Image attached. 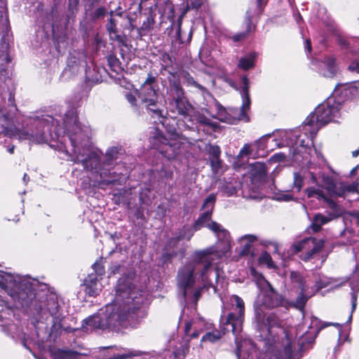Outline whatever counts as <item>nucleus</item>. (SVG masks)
<instances>
[{"label":"nucleus","instance_id":"f257e3e1","mask_svg":"<svg viewBox=\"0 0 359 359\" xmlns=\"http://www.w3.org/2000/svg\"><path fill=\"white\" fill-rule=\"evenodd\" d=\"M53 122V119L50 118ZM48 120L39 121L36 127L40 130L39 134H42L47 137L48 141L46 142L50 144L51 147H55L60 149H65V142L66 141L65 135L67 134L68 140L71 143L72 154H69L70 160L76 163H81L86 170H99L102 177L107 175H112L107 167L112 165V162L118 158V149L117 147L109 149L106 153L105 160L101 165L98 151L94 149L90 144L88 136L87 127H81L77 120V114L75 109H72L67 112L63 119L62 127L57 125L54 127L55 133H50L49 136L46 135V130H49ZM113 174H115L114 172Z\"/></svg>","mask_w":359,"mask_h":359},{"label":"nucleus","instance_id":"f03ea898","mask_svg":"<svg viewBox=\"0 0 359 359\" xmlns=\"http://www.w3.org/2000/svg\"><path fill=\"white\" fill-rule=\"evenodd\" d=\"M215 201L216 196L213 194H210L205 198L203 205L205 212L195 222L194 228L195 231H198L202 226H207L215 233L218 240L222 241L223 246L220 250L218 246H212L203 250L196 251L193 254L194 264H189L180 269L177 283L180 288L182 290L184 297H187L188 290L191 288L195 283L194 271L197 269V266L203 265L199 278L205 287L209 285L210 284V275L212 273L211 268L212 262L215 258L225 255L231 248L229 232L220 224L210 221Z\"/></svg>","mask_w":359,"mask_h":359},{"label":"nucleus","instance_id":"7ed1b4c3","mask_svg":"<svg viewBox=\"0 0 359 359\" xmlns=\"http://www.w3.org/2000/svg\"><path fill=\"white\" fill-rule=\"evenodd\" d=\"M137 280L123 277L118 280L114 302L84 320L83 328L87 332L96 329L116 327L125 323L130 311L134 312L143 303V291L136 287Z\"/></svg>","mask_w":359,"mask_h":359},{"label":"nucleus","instance_id":"20e7f679","mask_svg":"<svg viewBox=\"0 0 359 359\" xmlns=\"http://www.w3.org/2000/svg\"><path fill=\"white\" fill-rule=\"evenodd\" d=\"M330 325L341 327L340 324L337 323H325L322 325L318 318L312 316L310 318L308 330L299 337L297 346L292 342V335L290 332L288 330H283L284 339L283 338L282 341H277L275 336L264 340L265 350L276 356L280 355L282 359L301 357L302 352L311 347L319 331Z\"/></svg>","mask_w":359,"mask_h":359},{"label":"nucleus","instance_id":"39448f33","mask_svg":"<svg viewBox=\"0 0 359 359\" xmlns=\"http://www.w3.org/2000/svg\"><path fill=\"white\" fill-rule=\"evenodd\" d=\"M282 303V297L267 283L266 288L261 290L255 303V319L260 330H265L271 334L273 327L280 326L278 318L273 313L266 314L264 310L280 306Z\"/></svg>","mask_w":359,"mask_h":359},{"label":"nucleus","instance_id":"423d86ee","mask_svg":"<svg viewBox=\"0 0 359 359\" xmlns=\"http://www.w3.org/2000/svg\"><path fill=\"white\" fill-rule=\"evenodd\" d=\"M0 286L21 306L27 305L33 295L34 287L27 278L0 271Z\"/></svg>","mask_w":359,"mask_h":359},{"label":"nucleus","instance_id":"0eeeda50","mask_svg":"<svg viewBox=\"0 0 359 359\" xmlns=\"http://www.w3.org/2000/svg\"><path fill=\"white\" fill-rule=\"evenodd\" d=\"M4 101L0 96V135L9 137H17L20 140H29L31 142L41 144L48 141L47 137L42 134H39V131L35 124V130L29 132L25 129H20L13 126V117L4 107Z\"/></svg>","mask_w":359,"mask_h":359},{"label":"nucleus","instance_id":"6e6552de","mask_svg":"<svg viewBox=\"0 0 359 359\" xmlns=\"http://www.w3.org/2000/svg\"><path fill=\"white\" fill-rule=\"evenodd\" d=\"M339 103L335 102L332 98L319 104L305 121L304 129L309 131L311 137H314L320 128L333 121L339 113Z\"/></svg>","mask_w":359,"mask_h":359},{"label":"nucleus","instance_id":"1a4fd4ad","mask_svg":"<svg viewBox=\"0 0 359 359\" xmlns=\"http://www.w3.org/2000/svg\"><path fill=\"white\" fill-rule=\"evenodd\" d=\"M242 81L243 85L241 93L243 104L240 109L231 111L233 116L228 112L219 103L217 102L215 104V108L217 110L216 118L220 121L229 124H234L236 121H244L245 122L249 121V117L247 115V112L250 110L251 103L249 94V82L246 76L243 77Z\"/></svg>","mask_w":359,"mask_h":359},{"label":"nucleus","instance_id":"9d476101","mask_svg":"<svg viewBox=\"0 0 359 359\" xmlns=\"http://www.w3.org/2000/svg\"><path fill=\"white\" fill-rule=\"evenodd\" d=\"M155 77L149 75L137 92L138 97L142 103L145 104L148 110L151 111L154 115L162 118L161 123L164 125L167 118L163 116L162 111L158 106V96L155 89Z\"/></svg>","mask_w":359,"mask_h":359},{"label":"nucleus","instance_id":"9b49d317","mask_svg":"<svg viewBox=\"0 0 359 359\" xmlns=\"http://www.w3.org/2000/svg\"><path fill=\"white\" fill-rule=\"evenodd\" d=\"M230 302L232 305V309L237 311L231 312L226 318L222 319L224 325V330L227 332L231 331L235 335L242 330L243 323L244 320L245 305L243 299L237 295H233L230 297Z\"/></svg>","mask_w":359,"mask_h":359},{"label":"nucleus","instance_id":"f8f14e48","mask_svg":"<svg viewBox=\"0 0 359 359\" xmlns=\"http://www.w3.org/2000/svg\"><path fill=\"white\" fill-rule=\"evenodd\" d=\"M172 135V137L168 139L162 133L156 130L151 141L154 147L168 159L174 158L180 149L179 140H177L175 135Z\"/></svg>","mask_w":359,"mask_h":359},{"label":"nucleus","instance_id":"ddd939ff","mask_svg":"<svg viewBox=\"0 0 359 359\" xmlns=\"http://www.w3.org/2000/svg\"><path fill=\"white\" fill-rule=\"evenodd\" d=\"M324 247L323 239L307 238L293 245L296 252H299V257L304 261L311 259L314 255L318 253Z\"/></svg>","mask_w":359,"mask_h":359},{"label":"nucleus","instance_id":"4468645a","mask_svg":"<svg viewBox=\"0 0 359 359\" xmlns=\"http://www.w3.org/2000/svg\"><path fill=\"white\" fill-rule=\"evenodd\" d=\"M322 179V187L326 189L332 197H344L347 192H353L355 187L351 184H346L342 182H335L334 179L324 173L319 174Z\"/></svg>","mask_w":359,"mask_h":359},{"label":"nucleus","instance_id":"2eb2a0df","mask_svg":"<svg viewBox=\"0 0 359 359\" xmlns=\"http://www.w3.org/2000/svg\"><path fill=\"white\" fill-rule=\"evenodd\" d=\"M322 179V187L326 189L332 197H344L347 192H353L355 187L351 184H346L342 182H335L334 179L324 173L319 174Z\"/></svg>","mask_w":359,"mask_h":359},{"label":"nucleus","instance_id":"dca6fc26","mask_svg":"<svg viewBox=\"0 0 359 359\" xmlns=\"http://www.w3.org/2000/svg\"><path fill=\"white\" fill-rule=\"evenodd\" d=\"M100 350L107 352L104 353L102 356L106 357L107 359H127L133 357H148V358H156L159 357L155 352H145L138 350H127L123 351L116 347H102Z\"/></svg>","mask_w":359,"mask_h":359},{"label":"nucleus","instance_id":"f3484780","mask_svg":"<svg viewBox=\"0 0 359 359\" xmlns=\"http://www.w3.org/2000/svg\"><path fill=\"white\" fill-rule=\"evenodd\" d=\"M39 312L41 316H46L48 313L52 316L53 327H55L57 321L60 320V306L57 297L54 294H50L46 297L45 301L40 302ZM41 318L43 317L41 316Z\"/></svg>","mask_w":359,"mask_h":359},{"label":"nucleus","instance_id":"a211bd4d","mask_svg":"<svg viewBox=\"0 0 359 359\" xmlns=\"http://www.w3.org/2000/svg\"><path fill=\"white\" fill-rule=\"evenodd\" d=\"M204 323L200 319H193L185 323L184 334L190 339L197 338L203 330Z\"/></svg>","mask_w":359,"mask_h":359},{"label":"nucleus","instance_id":"6ab92c4d","mask_svg":"<svg viewBox=\"0 0 359 359\" xmlns=\"http://www.w3.org/2000/svg\"><path fill=\"white\" fill-rule=\"evenodd\" d=\"M318 66L320 74L327 78L333 77L337 71L335 60L332 57H327L319 62Z\"/></svg>","mask_w":359,"mask_h":359},{"label":"nucleus","instance_id":"aec40b11","mask_svg":"<svg viewBox=\"0 0 359 359\" xmlns=\"http://www.w3.org/2000/svg\"><path fill=\"white\" fill-rule=\"evenodd\" d=\"M170 105L175 107L178 114L184 118L192 117L194 114V107L191 104H189L184 97L172 102V104Z\"/></svg>","mask_w":359,"mask_h":359},{"label":"nucleus","instance_id":"412c9836","mask_svg":"<svg viewBox=\"0 0 359 359\" xmlns=\"http://www.w3.org/2000/svg\"><path fill=\"white\" fill-rule=\"evenodd\" d=\"M184 97V92L180 83L178 81L171 82L167 88L166 99L170 104Z\"/></svg>","mask_w":359,"mask_h":359},{"label":"nucleus","instance_id":"4be33fe9","mask_svg":"<svg viewBox=\"0 0 359 359\" xmlns=\"http://www.w3.org/2000/svg\"><path fill=\"white\" fill-rule=\"evenodd\" d=\"M324 287H325V285L320 282L316 283L314 289H312V292H308L307 288H302L299 296L297 298L294 304V306L299 310H302L308 298Z\"/></svg>","mask_w":359,"mask_h":359},{"label":"nucleus","instance_id":"5701e85b","mask_svg":"<svg viewBox=\"0 0 359 359\" xmlns=\"http://www.w3.org/2000/svg\"><path fill=\"white\" fill-rule=\"evenodd\" d=\"M325 201L327 203V208L329 209L327 213L333 219L341 216L344 213V208L338 205L334 200L326 198Z\"/></svg>","mask_w":359,"mask_h":359},{"label":"nucleus","instance_id":"b1692460","mask_svg":"<svg viewBox=\"0 0 359 359\" xmlns=\"http://www.w3.org/2000/svg\"><path fill=\"white\" fill-rule=\"evenodd\" d=\"M254 350L255 346L250 340H244L241 344H237L236 356L238 358L245 359V357L251 356L249 349Z\"/></svg>","mask_w":359,"mask_h":359},{"label":"nucleus","instance_id":"393cba45","mask_svg":"<svg viewBox=\"0 0 359 359\" xmlns=\"http://www.w3.org/2000/svg\"><path fill=\"white\" fill-rule=\"evenodd\" d=\"M332 220L333 219L327 213V215H323L320 213L316 214L313 217L311 228L314 232H318L321 229L323 225Z\"/></svg>","mask_w":359,"mask_h":359},{"label":"nucleus","instance_id":"a878e982","mask_svg":"<svg viewBox=\"0 0 359 359\" xmlns=\"http://www.w3.org/2000/svg\"><path fill=\"white\" fill-rule=\"evenodd\" d=\"M100 288L97 285V278H92L90 276L86 280L85 292L90 297H95L99 294Z\"/></svg>","mask_w":359,"mask_h":359},{"label":"nucleus","instance_id":"bb28decb","mask_svg":"<svg viewBox=\"0 0 359 359\" xmlns=\"http://www.w3.org/2000/svg\"><path fill=\"white\" fill-rule=\"evenodd\" d=\"M282 143H276L278 147L287 146H294L298 144L297 135L293 134L292 131H287L282 135Z\"/></svg>","mask_w":359,"mask_h":359},{"label":"nucleus","instance_id":"cd10ccee","mask_svg":"<svg viewBox=\"0 0 359 359\" xmlns=\"http://www.w3.org/2000/svg\"><path fill=\"white\" fill-rule=\"evenodd\" d=\"M255 57L256 55L255 53H250L246 57L241 58L238 65V67L244 70L252 68L255 65Z\"/></svg>","mask_w":359,"mask_h":359},{"label":"nucleus","instance_id":"c85d7f7f","mask_svg":"<svg viewBox=\"0 0 359 359\" xmlns=\"http://www.w3.org/2000/svg\"><path fill=\"white\" fill-rule=\"evenodd\" d=\"M222 332L219 330H214L212 332H208L201 339V344L209 342L215 343L218 341L222 337Z\"/></svg>","mask_w":359,"mask_h":359},{"label":"nucleus","instance_id":"c756f323","mask_svg":"<svg viewBox=\"0 0 359 359\" xmlns=\"http://www.w3.org/2000/svg\"><path fill=\"white\" fill-rule=\"evenodd\" d=\"M180 78L187 86H194L200 89L201 91H204L205 90L203 86L195 81L194 78L187 72H182L180 74Z\"/></svg>","mask_w":359,"mask_h":359},{"label":"nucleus","instance_id":"7c9ffc66","mask_svg":"<svg viewBox=\"0 0 359 359\" xmlns=\"http://www.w3.org/2000/svg\"><path fill=\"white\" fill-rule=\"evenodd\" d=\"M257 240V236L252 234H248L242 236L240 238V241L243 244V243L245 242L243 245V249L242 250L243 254H246L248 252L249 250L251 248V243Z\"/></svg>","mask_w":359,"mask_h":359},{"label":"nucleus","instance_id":"2f4dec72","mask_svg":"<svg viewBox=\"0 0 359 359\" xmlns=\"http://www.w3.org/2000/svg\"><path fill=\"white\" fill-rule=\"evenodd\" d=\"M59 353L60 356V359H77V358L82 355H86V354H81L77 351L69 349L59 350Z\"/></svg>","mask_w":359,"mask_h":359},{"label":"nucleus","instance_id":"473e14b6","mask_svg":"<svg viewBox=\"0 0 359 359\" xmlns=\"http://www.w3.org/2000/svg\"><path fill=\"white\" fill-rule=\"evenodd\" d=\"M306 193L307 194V196L309 198L311 197H316L318 199H325L327 198V196L324 194L323 191L316 189L313 187L308 188L305 190Z\"/></svg>","mask_w":359,"mask_h":359},{"label":"nucleus","instance_id":"72a5a7b5","mask_svg":"<svg viewBox=\"0 0 359 359\" xmlns=\"http://www.w3.org/2000/svg\"><path fill=\"white\" fill-rule=\"evenodd\" d=\"M291 280L293 283L297 284V285L302 290V288H306L304 285V280L303 277L298 273L292 271L290 275Z\"/></svg>","mask_w":359,"mask_h":359},{"label":"nucleus","instance_id":"f704fd0d","mask_svg":"<svg viewBox=\"0 0 359 359\" xmlns=\"http://www.w3.org/2000/svg\"><path fill=\"white\" fill-rule=\"evenodd\" d=\"M351 289L353 290L351 293V307L352 312L355 309L357 305V292L359 291V285L356 283L355 285L353 283H351Z\"/></svg>","mask_w":359,"mask_h":359},{"label":"nucleus","instance_id":"c9c22d12","mask_svg":"<svg viewBox=\"0 0 359 359\" xmlns=\"http://www.w3.org/2000/svg\"><path fill=\"white\" fill-rule=\"evenodd\" d=\"M114 12H110L111 18L109 19V21L106 25L107 29L110 35V39H113V33H115L116 31V25L115 20L112 18Z\"/></svg>","mask_w":359,"mask_h":359},{"label":"nucleus","instance_id":"e433bc0d","mask_svg":"<svg viewBox=\"0 0 359 359\" xmlns=\"http://www.w3.org/2000/svg\"><path fill=\"white\" fill-rule=\"evenodd\" d=\"M303 187V178L297 172L294 173V180L292 184V189H295L297 192H299Z\"/></svg>","mask_w":359,"mask_h":359},{"label":"nucleus","instance_id":"4c0bfd02","mask_svg":"<svg viewBox=\"0 0 359 359\" xmlns=\"http://www.w3.org/2000/svg\"><path fill=\"white\" fill-rule=\"evenodd\" d=\"M259 262L262 264H266L269 267L273 266L272 258L271 255L266 252L262 253L261 256L259 257Z\"/></svg>","mask_w":359,"mask_h":359},{"label":"nucleus","instance_id":"58836bf2","mask_svg":"<svg viewBox=\"0 0 359 359\" xmlns=\"http://www.w3.org/2000/svg\"><path fill=\"white\" fill-rule=\"evenodd\" d=\"M276 200L287 202L294 200V196L290 191H285L278 194Z\"/></svg>","mask_w":359,"mask_h":359},{"label":"nucleus","instance_id":"ea45409f","mask_svg":"<svg viewBox=\"0 0 359 359\" xmlns=\"http://www.w3.org/2000/svg\"><path fill=\"white\" fill-rule=\"evenodd\" d=\"M240 189V184L232 185L228 184L224 187V191L228 196H233L237 193L238 189Z\"/></svg>","mask_w":359,"mask_h":359},{"label":"nucleus","instance_id":"a19ab883","mask_svg":"<svg viewBox=\"0 0 359 359\" xmlns=\"http://www.w3.org/2000/svg\"><path fill=\"white\" fill-rule=\"evenodd\" d=\"M208 153L212 156V158H217L219 157L221 150L219 146L217 145H210L208 149Z\"/></svg>","mask_w":359,"mask_h":359},{"label":"nucleus","instance_id":"79ce46f5","mask_svg":"<svg viewBox=\"0 0 359 359\" xmlns=\"http://www.w3.org/2000/svg\"><path fill=\"white\" fill-rule=\"evenodd\" d=\"M107 13V9L102 6L97 8L93 13V19H100L104 18Z\"/></svg>","mask_w":359,"mask_h":359},{"label":"nucleus","instance_id":"37998d69","mask_svg":"<svg viewBox=\"0 0 359 359\" xmlns=\"http://www.w3.org/2000/svg\"><path fill=\"white\" fill-rule=\"evenodd\" d=\"M195 117L196 121L203 125L210 126L212 127L215 126V125L211 122V121L208 118L205 117L204 116L196 114L195 115Z\"/></svg>","mask_w":359,"mask_h":359},{"label":"nucleus","instance_id":"c03bdc74","mask_svg":"<svg viewBox=\"0 0 359 359\" xmlns=\"http://www.w3.org/2000/svg\"><path fill=\"white\" fill-rule=\"evenodd\" d=\"M111 39L116 41L121 46H126V37L118 35L116 32L113 33V39Z\"/></svg>","mask_w":359,"mask_h":359},{"label":"nucleus","instance_id":"a18cd8bd","mask_svg":"<svg viewBox=\"0 0 359 359\" xmlns=\"http://www.w3.org/2000/svg\"><path fill=\"white\" fill-rule=\"evenodd\" d=\"M93 267L97 275L102 276L104 273V268L100 262H95Z\"/></svg>","mask_w":359,"mask_h":359},{"label":"nucleus","instance_id":"49530a36","mask_svg":"<svg viewBox=\"0 0 359 359\" xmlns=\"http://www.w3.org/2000/svg\"><path fill=\"white\" fill-rule=\"evenodd\" d=\"M250 153H251L250 145L248 144H245L243 146V147L240 151V155L242 156L249 155Z\"/></svg>","mask_w":359,"mask_h":359},{"label":"nucleus","instance_id":"de8ad7c7","mask_svg":"<svg viewBox=\"0 0 359 359\" xmlns=\"http://www.w3.org/2000/svg\"><path fill=\"white\" fill-rule=\"evenodd\" d=\"M220 163L221 161L219 160V157L217 158H212V159L211 160V166L214 170L217 171L219 169V168L220 167Z\"/></svg>","mask_w":359,"mask_h":359},{"label":"nucleus","instance_id":"09e8293b","mask_svg":"<svg viewBox=\"0 0 359 359\" xmlns=\"http://www.w3.org/2000/svg\"><path fill=\"white\" fill-rule=\"evenodd\" d=\"M79 63L80 59L78 58L77 60H76V57L71 54L70 57L68 59V65L69 67H73L74 65H77Z\"/></svg>","mask_w":359,"mask_h":359},{"label":"nucleus","instance_id":"8fccbe9b","mask_svg":"<svg viewBox=\"0 0 359 359\" xmlns=\"http://www.w3.org/2000/svg\"><path fill=\"white\" fill-rule=\"evenodd\" d=\"M351 222L359 226V212H353L351 214Z\"/></svg>","mask_w":359,"mask_h":359},{"label":"nucleus","instance_id":"3c124183","mask_svg":"<svg viewBox=\"0 0 359 359\" xmlns=\"http://www.w3.org/2000/svg\"><path fill=\"white\" fill-rule=\"evenodd\" d=\"M126 97L127 100L128 101V102L130 103V104L132 106L136 105V103H135L136 98L133 95H132L131 93H127L126 95Z\"/></svg>","mask_w":359,"mask_h":359},{"label":"nucleus","instance_id":"603ef678","mask_svg":"<svg viewBox=\"0 0 359 359\" xmlns=\"http://www.w3.org/2000/svg\"><path fill=\"white\" fill-rule=\"evenodd\" d=\"M108 62L111 66H116L118 63V60L114 56L110 55L108 57Z\"/></svg>","mask_w":359,"mask_h":359},{"label":"nucleus","instance_id":"864d4df0","mask_svg":"<svg viewBox=\"0 0 359 359\" xmlns=\"http://www.w3.org/2000/svg\"><path fill=\"white\" fill-rule=\"evenodd\" d=\"M245 33H241L234 35L232 39L234 41H239L240 40L243 39L245 36Z\"/></svg>","mask_w":359,"mask_h":359},{"label":"nucleus","instance_id":"5fc2aeb1","mask_svg":"<svg viewBox=\"0 0 359 359\" xmlns=\"http://www.w3.org/2000/svg\"><path fill=\"white\" fill-rule=\"evenodd\" d=\"M192 236L193 233L189 229H188L187 233H184L183 235H180V237L182 238H187V240H190Z\"/></svg>","mask_w":359,"mask_h":359},{"label":"nucleus","instance_id":"6e6d98bb","mask_svg":"<svg viewBox=\"0 0 359 359\" xmlns=\"http://www.w3.org/2000/svg\"><path fill=\"white\" fill-rule=\"evenodd\" d=\"M351 70L355 71L359 73V63H353L349 67Z\"/></svg>","mask_w":359,"mask_h":359},{"label":"nucleus","instance_id":"4d7b16f0","mask_svg":"<svg viewBox=\"0 0 359 359\" xmlns=\"http://www.w3.org/2000/svg\"><path fill=\"white\" fill-rule=\"evenodd\" d=\"M305 48L307 50L308 52H311V44L309 39H307L305 42Z\"/></svg>","mask_w":359,"mask_h":359},{"label":"nucleus","instance_id":"13d9d810","mask_svg":"<svg viewBox=\"0 0 359 359\" xmlns=\"http://www.w3.org/2000/svg\"><path fill=\"white\" fill-rule=\"evenodd\" d=\"M194 296L196 301H197L201 297V290H196L194 292Z\"/></svg>","mask_w":359,"mask_h":359},{"label":"nucleus","instance_id":"bf43d9fd","mask_svg":"<svg viewBox=\"0 0 359 359\" xmlns=\"http://www.w3.org/2000/svg\"><path fill=\"white\" fill-rule=\"evenodd\" d=\"M354 276L357 278H359V265L356 266L355 270L354 271Z\"/></svg>","mask_w":359,"mask_h":359},{"label":"nucleus","instance_id":"052dcab7","mask_svg":"<svg viewBox=\"0 0 359 359\" xmlns=\"http://www.w3.org/2000/svg\"><path fill=\"white\" fill-rule=\"evenodd\" d=\"M60 327H61V325H60V321H57V325L55 327H54L53 325L52 326L53 330H51V332H53V330H57Z\"/></svg>","mask_w":359,"mask_h":359},{"label":"nucleus","instance_id":"680f3d73","mask_svg":"<svg viewBox=\"0 0 359 359\" xmlns=\"http://www.w3.org/2000/svg\"><path fill=\"white\" fill-rule=\"evenodd\" d=\"M115 181H116V179H114V178H112L111 180H104V182L106 184H110V183L114 182Z\"/></svg>","mask_w":359,"mask_h":359},{"label":"nucleus","instance_id":"e2e57ef3","mask_svg":"<svg viewBox=\"0 0 359 359\" xmlns=\"http://www.w3.org/2000/svg\"><path fill=\"white\" fill-rule=\"evenodd\" d=\"M347 234H349L350 236L352 235V233L351 231H350L349 230H347V229H345L342 233H341V235L342 236H346Z\"/></svg>","mask_w":359,"mask_h":359},{"label":"nucleus","instance_id":"0e129e2a","mask_svg":"<svg viewBox=\"0 0 359 359\" xmlns=\"http://www.w3.org/2000/svg\"><path fill=\"white\" fill-rule=\"evenodd\" d=\"M358 154H359V149H358V150H355V151H353L352 152V156H353V157H357V156H358Z\"/></svg>","mask_w":359,"mask_h":359},{"label":"nucleus","instance_id":"69168bd1","mask_svg":"<svg viewBox=\"0 0 359 359\" xmlns=\"http://www.w3.org/2000/svg\"><path fill=\"white\" fill-rule=\"evenodd\" d=\"M4 73H6V69L4 68H0V77L4 76Z\"/></svg>","mask_w":359,"mask_h":359},{"label":"nucleus","instance_id":"338daca9","mask_svg":"<svg viewBox=\"0 0 359 359\" xmlns=\"http://www.w3.org/2000/svg\"><path fill=\"white\" fill-rule=\"evenodd\" d=\"M14 146L10 147L8 149V151L10 153V154H13L14 152Z\"/></svg>","mask_w":359,"mask_h":359},{"label":"nucleus","instance_id":"774afa93","mask_svg":"<svg viewBox=\"0 0 359 359\" xmlns=\"http://www.w3.org/2000/svg\"><path fill=\"white\" fill-rule=\"evenodd\" d=\"M29 180V177H27V174H25L24 175V177H23V181L27 183Z\"/></svg>","mask_w":359,"mask_h":359}]
</instances>
